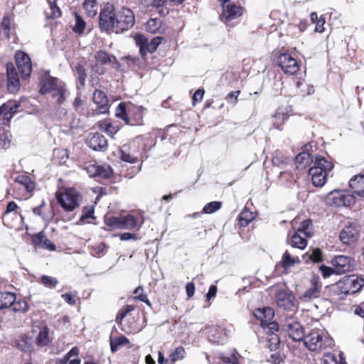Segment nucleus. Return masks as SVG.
I'll use <instances>...</instances> for the list:
<instances>
[{"label":"nucleus","instance_id":"39448f33","mask_svg":"<svg viewBox=\"0 0 364 364\" xmlns=\"http://www.w3.org/2000/svg\"><path fill=\"white\" fill-rule=\"evenodd\" d=\"M56 198L65 211H73L78 208L82 200V195L75 188H66L63 192L57 193Z\"/></svg>","mask_w":364,"mask_h":364},{"label":"nucleus","instance_id":"dca6fc26","mask_svg":"<svg viewBox=\"0 0 364 364\" xmlns=\"http://www.w3.org/2000/svg\"><path fill=\"white\" fill-rule=\"evenodd\" d=\"M277 63L287 74L294 75L299 69L296 60L288 53L280 54L278 57Z\"/></svg>","mask_w":364,"mask_h":364},{"label":"nucleus","instance_id":"4468645a","mask_svg":"<svg viewBox=\"0 0 364 364\" xmlns=\"http://www.w3.org/2000/svg\"><path fill=\"white\" fill-rule=\"evenodd\" d=\"M322 284L317 276L313 277L310 280V286L300 296L299 299L304 302H309L321 296Z\"/></svg>","mask_w":364,"mask_h":364},{"label":"nucleus","instance_id":"49530a36","mask_svg":"<svg viewBox=\"0 0 364 364\" xmlns=\"http://www.w3.org/2000/svg\"><path fill=\"white\" fill-rule=\"evenodd\" d=\"M221 207V203L218 201H213L207 203L203 208V213L210 214L213 213Z\"/></svg>","mask_w":364,"mask_h":364},{"label":"nucleus","instance_id":"8fccbe9b","mask_svg":"<svg viewBox=\"0 0 364 364\" xmlns=\"http://www.w3.org/2000/svg\"><path fill=\"white\" fill-rule=\"evenodd\" d=\"M12 306L13 311L15 312H26L28 310V305L23 300L14 302Z\"/></svg>","mask_w":364,"mask_h":364},{"label":"nucleus","instance_id":"680f3d73","mask_svg":"<svg viewBox=\"0 0 364 364\" xmlns=\"http://www.w3.org/2000/svg\"><path fill=\"white\" fill-rule=\"evenodd\" d=\"M204 95V90L201 89L197 90L193 95V105L198 102H200L203 100Z\"/></svg>","mask_w":364,"mask_h":364},{"label":"nucleus","instance_id":"c03bdc74","mask_svg":"<svg viewBox=\"0 0 364 364\" xmlns=\"http://www.w3.org/2000/svg\"><path fill=\"white\" fill-rule=\"evenodd\" d=\"M185 354L184 348L179 346L170 353L169 358L173 363H174L177 360H182L185 357Z\"/></svg>","mask_w":364,"mask_h":364},{"label":"nucleus","instance_id":"6e6d98bb","mask_svg":"<svg viewBox=\"0 0 364 364\" xmlns=\"http://www.w3.org/2000/svg\"><path fill=\"white\" fill-rule=\"evenodd\" d=\"M142 3L146 6H154L156 7L162 6L166 0H141ZM174 1L175 0H171Z\"/></svg>","mask_w":364,"mask_h":364},{"label":"nucleus","instance_id":"2eb2a0df","mask_svg":"<svg viewBox=\"0 0 364 364\" xmlns=\"http://www.w3.org/2000/svg\"><path fill=\"white\" fill-rule=\"evenodd\" d=\"M360 235L359 227L350 223L346 225L340 232L339 238L343 244L350 245L355 242Z\"/></svg>","mask_w":364,"mask_h":364},{"label":"nucleus","instance_id":"c9c22d12","mask_svg":"<svg viewBox=\"0 0 364 364\" xmlns=\"http://www.w3.org/2000/svg\"><path fill=\"white\" fill-rule=\"evenodd\" d=\"M97 0H85L83 8L89 16H95L97 13L98 6Z\"/></svg>","mask_w":364,"mask_h":364},{"label":"nucleus","instance_id":"052dcab7","mask_svg":"<svg viewBox=\"0 0 364 364\" xmlns=\"http://www.w3.org/2000/svg\"><path fill=\"white\" fill-rule=\"evenodd\" d=\"M0 140L2 143V146L4 149L8 148L10 146L11 142V134L9 132L4 133L1 137Z\"/></svg>","mask_w":364,"mask_h":364},{"label":"nucleus","instance_id":"0eeeda50","mask_svg":"<svg viewBox=\"0 0 364 364\" xmlns=\"http://www.w3.org/2000/svg\"><path fill=\"white\" fill-rule=\"evenodd\" d=\"M106 224L115 229L139 230L143 221L139 223V220L132 215L122 217H109L105 219Z\"/></svg>","mask_w":364,"mask_h":364},{"label":"nucleus","instance_id":"f704fd0d","mask_svg":"<svg viewBox=\"0 0 364 364\" xmlns=\"http://www.w3.org/2000/svg\"><path fill=\"white\" fill-rule=\"evenodd\" d=\"M15 182L23 185L28 192L33 191L35 188L34 182L32 181L29 177L25 175H20L17 176L15 178Z\"/></svg>","mask_w":364,"mask_h":364},{"label":"nucleus","instance_id":"e2e57ef3","mask_svg":"<svg viewBox=\"0 0 364 364\" xmlns=\"http://www.w3.org/2000/svg\"><path fill=\"white\" fill-rule=\"evenodd\" d=\"M315 31L317 33H323L324 31L325 19L323 17H320L319 20L315 23Z\"/></svg>","mask_w":364,"mask_h":364},{"label":"nucleus","instance_id":"aec40b11","mask_svg":"<svg viewBox=\"0 0 364 364\" xmlns=\"http://www.w3.org/2000/svg\"><path fill=\"white\" fill-rule=\"evenodd\" d=\"M332 264L334 267V272L336 274H345L353 269V260L351 258L338 255L332 259Z\"/></svg>","mask_w":364,"mask_h":364},{"label":"nucleus","instance_id":"f257e3e1","mask_svg":"<svg viewBox=\"0 0 364 364\" xmlns=\"http://www.w3.org/2000/svg\"><path fill=\"white\" fill-rule=\"evenodd\" d=\"M304 344L311 351L321 352L333 346V341L327 332L321 329L311 331L304 340Z\"/></svg>","mask_w":364,"mask_h":364},{"label":"nucleus","instance_id":"72a5a7b5","mask_svg":"<svg viewBox=\"0 0 364 364\" xmlns=\"http://www.w3.org/2000/svg\"><path fill=\"white\" fill-rule=\"evenodd\" d=\"M296 232L304 234L307 237H311L313 235L311 220L307 219L301 222Z\"/></svg>","mask_w":364,"mask_h":364},{"label":"nucleus","instance_id":"f8f14e48","mask_svg":"<svg viewBox=\"0 0 364 364\" xmlns=\"http://www.w3.org/2000/svg\"><path fill=\"white\" fill-rule=\"evenodd\" d=\"M338 287L345 294H353L364 287V279L354 275L345 278L338 283Z\"/></svg>","mask_w":364,"mask_h":364},{"label":"nucleus","instance_id":"a211bd4d","mask_svg":"<svg viewBox=\"0 0 364 364\" xmlns=\"http://www.w3.org/2000/svg\"><path fill=\"white\" fill-rule=\"evenodd\" d=\"M85 169L90 177L105 179L109 178L112 170L109 166H99L95 164H86Z\"/></svg>","mask_w":364,"mask_h":364},{"label":"nucleus","instance_id":"603ef678","mask_svg":"<svg viewBox=\"0 0 364 364\" xmlns=\"http://www.w3.org/2000/svg\"><path fill=\"white\" fill-rule=\"evenodd\" d=\"M75 72H76V75H77L78 80H79L80 85L83 86L85 85V79H86V76H87L84 67L81 65H78L76 67Z\"/></svg>","mask_w":364,"mask_h":364},{"label":"nucleus","instance_id":"13d9d810","mask_svg":"<svg viewBox=\"0 0 364 364\" xmlns=\"http://www.w3.org/2000/svg\"><path fill=\"white\" fill-rule=\"evenodd\" d=\"M309 258L314 262H319L322 261V253L319 249H315L309 255Z\"/></svg>","mask_w":364,"mask_h":364},{"label":"nucleus","instance_id":"09e8293b","mask_svg":"<svg viewBox=\"0 0 364 364\" xmlns=\"http://www.w3.org/2000/svg\"><path fill=\"white\" fill-rule=\"evenodd\" d=\"M161 26V22L156 18H151L146 23V28L151 33H156Z\"/></svg>","mask_w":364,"mask_h":364},{"label":"nucleus","instance_id":"f03ea898","mask_svg":"<svg viewBox=\"0 0 364 364\" xmlns=\"http://www.w3.org/2000/svg\"><path fill=\"white\" fill-rule=\"evenodd\" d=\"M333 168V164L331 161L322 156H317L315 159L314 166L309 170L314 186H323L326 183L328 174Z\"/></svg>","mask_w":364,"mask_h":364},{"label":"nucleus","instance_id":"ddd939ff","mask_svg":"<svg viewBox=\"0 0 364 364\" xmlns=\"http://www.w3.org/2000/svg\"><path fill=\"white\" fill-rule=\"evenodd\" d=\"M162 38L156 37L148 41L142 34H136L134 36L136 45L139 48V51L142 57H144L148 53H154L161 44Z\"/></svg>","mask_w":364,"mask_h":364},{"label":"nucleus","instance_id":"3c124183","mask_svg":"<svg viewBox=\"0 0 364 364\" xmlns=\"http://www.w3.org/2000/svg\"><path fill=\"white\" fill-rule=\"evenodd\" d=\"M41 282L44 286L49 288L55 287L58 283V280L55 277L46 275L42 276Z\"/></svg>","mask_w":364,"mask_h":364},{"label":"nucleus","instance_id":"412c9836","mask_svg":"<svg viewBox=\"0 0 364 364\" xmlns=\"http://www.w3.org/2000/svg\"><path fill=\"white\" fill-rule=\"evenodd\" d=\"M92 100L97 105V114H106L109 112L108 99L104 92L96 90L93 93Z\"/></svg>","mask_w":364,"mask_h":364},{"label":"nucleus","instance_id":"a19ab883","mask_svg":"<svg viewBox=\"0 0 364 364\" xmlns=\"http://www.w3.org/2000/svg\"><path fill=\"white\" fill-rule=\"evenodd\" d=\"M144 109H145L141 106L135 108L134 117L133 119H130V125L134 126L142 124Z\"/></svg>","mask_w":364,"mask_h":364},{"label":"nucleus","instance_id":"69168bd1","mask_svg":"<svg viewBox=\"0 0 364 364\" xmlns=\"http://www.w3.org/2000/svg\"><path fill=\"white\" fill-rule=\"evenodd\" d=\"M186 291L188 298H191L193 296L195 293V286L193 282H189L186 286Z\"/></svg>","mask_w":364,"mask_h":364},{"label":"nucleus","instance_id":"5701e85b","mask_svg":"<svg viewBox=\"0 0 364 364\" xmlns=\"http://www.w3.org/2000/svg\"><path fill=\"white\" fill-rule=\"evenodd\" d=\"M87 144L94 150L104 151L107 147V141L103 135L95 133L87 139Z\"/></svg>","mask_w":364,"mask_h":364},{"label":"nucleus","instance_id":"e433bc0d","mask_svg":"<svg viewBox=\"0 0 364 364\" xmlns=\"http://www.w3.org/2000/svg\"><path fill=\"white\" fill-rule=\"evenodd\" d=\"M255 218L254 213L244 208L240 214L239 223L240 226H247Z\"/></svg>","mask_w":364,"mask_h":364},{"label":"nucleus","instance_id":"ea45409f","mask_svg":"<svg viewBox=\"0 0 364 364\" xmlns=\"http://www.w3.org/2000/svg\"><path fill=\"white\" fill-rule=\"evenodd\" d=\"M115 116L124 121L127 124H130V118L127 116L126 112V105L124 102H120L116 108Z\"/></svg>","mask_w":364,"mask_h":364},{"label":"nucleus","instance_id":"864d4df0","mask_svg":"<svg viewBox=\"0 0 364 364\" xmlns=\"http://www.w3.org/2000/svg\"><path fill=\"white\" fill-rule=\"evenodd\" d=\"M322 364H341L336 356L331 353H325L323 358Z\"/></svg>","mask_w":364,"mask_h":364},{"label":"nucleus","instance_id":"79ce46f5","mask_svg":"<svg viewBox=\"0 0 364 364\" xmlns=\"http://www.w3.org/2000/svg\"><path fill=\"white\" fill-rule=\"evenodd\" d=\"M49 11H46V15L48 18H58L61 16V11L56 5L55 1H49Z\"/></svg>","mask_w":364,"mask_h":364},{"label":"nucleus","instance_id":"bf43d9fd","mask_svg":"<svg viewBox=\"0 0 364 364\" xmlns=\"http://www.w3.org/2000/svg\"><path fill=\"white\" fill-rule=\"evenodd\" d=\"M240 93V90L232 91V92H230L226 97V100L229 103H232V104L235 105L237 103V97H238Z\"/></svg>","mask_w":364,"mask_h":364},{"label":"nucleus","instance_id":"f3484780","mask_svg":"<svg viewBox=\"0 0 364 364\" xmlns=\"http://www.w3.org/2000/svg\"><path fill=\"white\" fill-rule=\"evenodd\" d=\"M16 63L22 77L30 75L32 65L29 56L23 51H17L15 55Z\"/></svg>","mask_w":364,"mask_h":364},{"label":"nucleus","instance_id":"20e7f679","mask_svg":"<svg viewBox=\"0 0 364 364\" xmlns=\"http://www.w3.org/2000/svg\"><path fill=\"white\" fill-rule=\"evenodd\" d=\"M222 12L220 18L226 26L232 27L236 20L243 14V8L237 5L234 0H223Z\"/></svg>","mask_w":364,"mask_h":364},{"label":"nucleus","instance_id":"0e129e2a","mask_svg":"<svg viewBox=\"0 0 364 364\" xmlns=\"http://www.w3.org/2000/svg\"><path fill=\"white\" fill-rule=\"evenodd\" d=\"M320 270H321V272L322 274V276L324 277V278H326V277H330L332 274L335 273L334 272V268L332 269L331 267H326L324 265L321 266L320 267Z\"/></svg>","mask_w":364,"mask_h":364},{"label":"nucleus","instance_id":"c85d7f7f","mask_svg":"<svg viewBox=\"0 0 364 364\" xmlns=\"http://www.w3.org/2000/svg\"><path fill=\"white\" fill-rule=\"evenodd\" d=\"M288 115L284 111L278 109L272 117V125L277 129H282Z\"/></svg>","mask_w":364,"mask_h":364},{"label":"nucleus","instance_id":"7c9ffc66","mask_svg":"<svg viewBox=\"0 0 364 364\" xmlns=\"http://www.w3.org/2000/svg\"><path fill=\"white\" fill-rule=\"evenodd\" d=\"M95 58L98 63L102 65L113 63L117 61V59L114 55H109L102 50L97 52L95 55Z\"/></svg>","mask_w":364,"mask_h":364},{"label":"nucleus","instance_id":"9b49d317","mask_svg":"<svg viewBox=\"0 0 364 364\" xmlns=\"http://www.w3.org/2000/svg\"><path fill=\"white\" fill-rule=\"evenodd\" d=\"M117 14L114 5L107 3L100 14V25L106 30H114Z\"/></svg>","mask_w":364,"mask_h":364},{"label":"nucleus","instance_id":"393cba45","mask_svg":"<svg viewBox=\"0 0 364 364\" xmlns=\"http://www.w3.org/2000/svg\"><path fill=\"white\" fill-rule=\"evenodd\" d=\"M14 346L20 350L28 353L33 350L32 339L26 336H21L14 341Z\"/></svg>","mask_w":364,"mask_h":364},{"label":"nucleus","instance_id":"2f4dec72","mask_svg":"<svg viewBox=\"0 0 364 364\" xmlns=\"http://www.w3.org/2000/svg\"><path fill=\"white\" fill-rule=\"evenodd\" d=\"M99 129L112 136L119 131L118 127H114L109 120H105L98 123Z\"/></svg>","mask_w":364,"mask_h":364},{"label":"nucleus","instance_id":"7ed1b4c3","mask_svg":"<svg viewBox=\"0 0 364 364\" xmlns=\"http://www.w3.org/2000/svg\"><path fill=\"white\" fill-rule=\"evenodd\" d=\"M40 92L41 94L51 93L53 97L57 98L58 103H62L67 94V90L63 82H59L57 78L50 76L48 74L43 75L40 81Z\"/></svg>","mask_w":364,"mask_h":364},{"label":"nucleus","instance_id":"4d7b16f0","mask_svg":"<svg viewBox=\"0 0 364 364\" xmlns=\"http://www.w3.org/2000/svg\"><path fill=\"white\" fill-rule=\"evenodd\" d=\"M94 217V210L92 208H89L87 210L84 209L83 213L80 217V223H84L85 220L88 218L93 219Z\"/></svg>","mask_w":364,"mask_h":364},{"label":"nucleus","instance_id":"473e14b6","mask_svg":"<svg viewBox=\"0 0 364 364\" xmlns=\"http://www.w3.org/2000/svg\"><path fill=\"white\" fill-rule=\"evenodd\" d=\"M291 244L293 247L303 250L306 247L307 241L301 233L296 232L291 237Z\"/></svg>","mask_w":364,"mask_h":364},{"label":"nucleus","instance_id":"423d86ee","mask_svg":"<svg viewBox=\"0 0 364 364\" xmlns=\"http://www.w3.org/2000/svg\"><path fill=\"white\" fill-rule=\"evenodd\" d=\"M326 205L334 207L348 206L355 203L354 197L343 190L335 189L323 198Z\"/></svg>","mask_w":364,"mask_h":364},{"label":"nucleus","instance_id":"774afa93","mask_svg":"<svg viewBox=\"0 0 364 364\" xmlns=\"http://www.w3.org/2000/svg\"><path fill=\"white\" fill-rule=\"evenodd\" d=\"M354 313L356 315H358L362 318H364V304H361L358 306H356L355 308V310H354Z\"/></svg>","mask_w":364,"mask_h":364},{"label":"nucleus","instance_id":"cd10ccee","mask_svg":"<svg viewBox=\"0 0 364 364\" xmlns=\"http://www.w3.org/2000/svg\"><path fill=\"white\" fill-rule=\"evenodd\" d=\"M15 294L11 292L0 293V309L9 308L16 301Z\"/></svg>","mask_w":364,"mask_h":364},{"label":"nucleus","instance_id":"a878e982","mask_svg":"<svg viewBox=\"0 0 364 364\" xmlns=\"http://www.w3.org/2000/svg\"><path fill=\"white\" fill-rule=\"evenodd\" d=\"M349 186L355 194L364 197V176H355L350 180Z\"/></svg>","mask_w":364,"mask_h":364},{"label":"nucleus","instance_id":"4be33fe9","mask_svg":"<svg viewBox=\"0 0 364 364\" xmlns=\"http://www.w3.org/2000/svg\"><path fill=\"white\" fill-rule=\"evenodd\" d=\"M18 107L19 104L15 101H8L0 107V116L3 117L4 124L9 122Z\"/></svg>","mask_w":364,"mask_h":364},{"label":"nucleus","instance_id":"6ab92c4d","mask_svg":"<svg viewBox=\"0 0 364 364\" xmlns=\"http://www.w3.org/2000/svg\"><path fill=\"white\" fill-rule=\"evenodd\" d=\"M7 88L9 92H17L21 87L18 75L12 63L6 64Z\"/></svg>","mask_w":364,"mask_h":364},{"label":"nucleus","instance_id":"b1692460","mask_svg":"<svg viewBox=\"0 0 364 364\" xmlns=\"http://www.w3.org/2000/svg\"><path fill=\"white\" fill-rule=\"evenodd\" d=\"M277 303L279 307L284 309L294 311L295 304L294 302V296L285 291H280L277 296Z\"/></svg>","mask_w":364,"mask_h":364},{"label":"nucleus","instance_id":"1a4fd4ad","mask_svg":"<svg viewBox=\"0 0 364 364\" xmlns=\"http://www.w3.org/2000/svg\"><path fill=\"white\" fill-rule=\"evenodd\" d=\"M135 23L134 13L128 8H122L117 14L114 31L123 32L131 28Z\"/></svg>","mask_w":364,"mask_h":364},{"label":"nucleus","instance_id":"338daca9","mask_svg":"<svg viewBox=\"0 0 364 364\" xmlns=\"http://www.w3.org/2000/svg\"><path fill=\"white\" fill-rule=\"evenodd\" d=\"M121 240H136V235L134 233L124 232L119 235Z\"/></svg>","mask_w":364,"mask_h":364},{"label":"nucleus","instance_id":"58836bf2","mask_svg":"<svg viewBox=\"0 0 364 364\" xmlns=\"http://www.w3.org/2000/svg\"><path fill=\"white\" fill-rule=\"evenodd\" d=\"M79 348L73 347L65 356L68 364H80V359L78 358Z\"/></svg>","mask_w":364,"mask_h":364},{"label":"nucleus","instance_id":"6e6552de","mask_svg":"<svg viewBox=\"0 0 364 364\" xmlns=\"http://www.w3.org/2000/svg\"><path fill=\"white\" fill-rule=\"evenodd\" d=\"M282 327L293 341H301L304 340L305 337L304 328L293 316V314L285 316Z\"/></svg>","mask_w":364,"mask_h":364},{"label":"nucleus","instance_id":"a18cd8bd","mask_svg":"<svg viewBox=\"0 0 364 364\" xmlns=\"http://www.w3.org/2000/svg\"><path fill=\"white\" fill-rule=\"evenodd\" d=\"M75 25H74L73 29L75 33L80 34L85 30V22L82 18V17L77 14H75Z\"/></svg>","mask_w":364,"mask_h":364},{"label":"nucleus","instance_id":"c756f323","mask_svg":"<svg viewBox=\"0 0 364 364\" xmlns=\"http://www.w3.org/2000/svg\"><path fill=\"white\" fill-rule=\"evenodd\" d=\"M299 262L300 260L298 257L292 256V255L289 251H286L282 256V260L281 263L282 267L285 269H287L288 268L294 266L295 264H297Z\"/></svg>","mask_w":364,"mask_h":364},{"label":"nucleus","instance_id":"de8ad7c7","mask_svg":"<svg viewBox=\"0 0 364 364\" xmlns=\"http://www.w3.org/2000/svg\"><path fill=\"white\" fill-rule=\"evenodd\" d=\"M125 149H126V146H123L122 149L120 150V159L122 161L129 162L130 164L136 163L137 161V157L136 156L126 153Z\"/></svg>","mask_w":364,"mask_h":364},{"label":"nucleus","instance_id":"5fc2aeb1","mask_svg":"<svg viewBox=\"0 0 364 364\" xmlns=\"http://www.w3.org/2000/svg\"><path fill=\"white\" fill-rule=\"evenodd\" d=\"M18 208V207L15 202L10 201L6 206V211L4 213V220H5L7 216L11 213H14V215H16V210Z\"/></svg>","mask_w":364,"mask_h":364},{"label":"nucleus","instance_id":"bb28decb","mask_svg":"<svg viewBox=\"0 0 364 364\" xmlns=\"http://www.w3.org/2000/svg\"><path fill=\"white\" fill-rule=\"evenodd\" d=\"M50 343L49 328L47 326H41L36 338V344L38 347H43L48 346Z\"/></svg>","mask_w":364,"mask_h":364},{"label":"nucleus","instance_id":"9d476101","mask_svg":"<svg viewBox=\"0 0 364 364\" xmlns=\"http://www.w3.org/2000/svg\"><path fill=\"white\" fill-rule=\"evenodd\" d=\"M255 317L260 321V326L268 331H278V324L272 321L274 316V311L270 307H263L257 309L254 311Z\"/></svg>","mask_w":364,"mask_h":364},{"label":"nucleus","instance_id":"37998d69","mask_svg":"<svg viewBox=\"0 0 364 364\" xmlns=\"http://www.w3.org/2000/svg\"><path fill=\"white\" fill-rule=\"evenodd\" d=\"M277 331H272L270 333L269 338H268V346L271 350H275L279 348L280 341L277 335L274 333Z\"/></svg>","mask_w":364,"mask_h":364},{"label":"nucleus","instance_id":"4c0bfd02","mask_svg":"<svg viewBox=\"0 0 364 364\" xmlns=\"http://www.w3.org/2000/svg\"><path fill=\"white\" fill-rule=\"evenodd\" d=\"M129 343V341L125 336H119L111 338L110 340V348L112 352H116L118 350L119 347L125 346Z\"/></svg>","mask_w":364,"mask_h":364}]
</instances>
